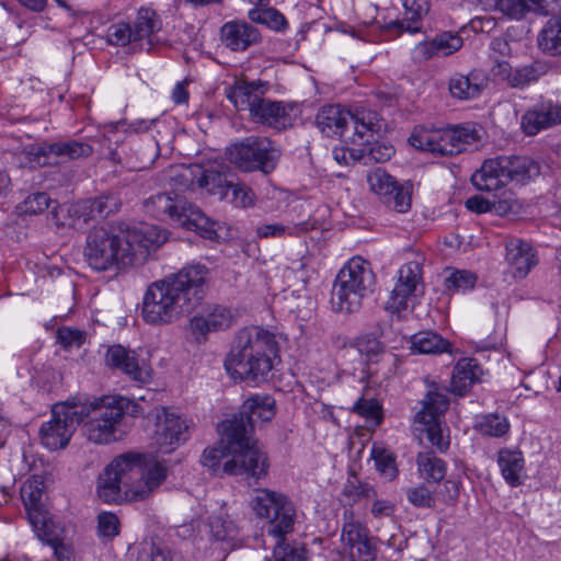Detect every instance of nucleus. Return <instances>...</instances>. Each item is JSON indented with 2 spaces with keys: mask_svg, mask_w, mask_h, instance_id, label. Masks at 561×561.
<instances>
[{
  "mask_svg": "<svg viewBox=\"0 0 561 561\" xmlns=\"http://www.w3.org/2000/svg\"><path fill=\"white\" fill-rule=\"evenodd\" d=\"M229 161L244 172L262 171L265 174L274 171L279 151L266 137L250 136L227 149Z\"/></svg>",
  "mask_w": 561,
  "mask_h": 561,
  "instance_id": "9b49d317",
  "label": "nucleus"
},
{
  "mask_svg": "<svg viewBox=\"0 0 561 561\" xmlns=\"http://www.w3.org/2000/svg\"><path fill=\"white\" fill-rule=\"evenodd\" d=\"M107 42L115 46H126L131 42H136L133 34L131 24L126 22H117L107 28Z\"/></svg>",
  "mask_w": 561,
  "mask_h": 561,
  "instance_id": "13d9d810",
  "label": "nucleus"
},
{
  "mask_svg": "<svg viewBox=\"0 0 561 561\" xmlns=\"http://www.w3.org/2000/svg\"><path fill=\"white\" fill-rule=\"evenodd\" d=\"M276 414V402L271 396L255 394L242 404V409L230 420L247 421L245 435H251L255 421L270 422Z\"/></svg>",
  "mask_w": 561,
  "mask_h": 561,
  "instance_id": "cd10ccee",
  "label": "nucleus"
},
{
  "mask_svg": "<svg viewBox=\"0 0 561 561\" xmlns=\"http://www.w3.org/2000/svg\"><path fill=\"white\" fill-rule=\"evenodd\" d=\"M251 507L257 517L268 522V536L282 537L293 531L296 511L285 495L267 489L257 490L251 499Z\"/></svg>",
  "mask_w": 561,
  "mask_h": 561,
  "instance_id": "9d476101",
  "label": "nucleus"
},
{
  "mask_svg": "<svg viewBox=\"0 0 561 561\" xmlns=\"http://www.w3.org/2000/svg\"><path fill=\"white\" fill-rule=\"evenodd\" d=\"M408 501L417 508H431L435 505L434 492L424 483L408 488L405 491Z\"/></svg>",
  "mask_w": 561,
  "mask_h": 561,
  "instance_id": "4d7b16f0",
  "label": "nucleus"
},
{
  "mask_svg": "<svg viewBox=\"0 0 561 561\" xmlns=\"http://www.w3.org/2000/svg\"><path fill=\"white\" fill-rule=\"evenodd\" d=\"M30 153L35 156L37 163L42 165H54L76 159L88 158L93 153V148L85 141L73 139L50 144L45 142L38 147H33Z\"/></svg>",
  "mask_w": 561,
  "mask_h": 561,
  "instance_id": "6ab92c4d",
  "label": "nucleus"
},
{
  "mask_svg": "<svg viewBox=\"0 0 561 561\" xmlns=\"http://www.w3.org/2000/svg\"><path fill=\"white\" fill-rule=\"evenodd\" d=\"M449 408L446 389L434 386L422 400V409L415 415V422L424 426L427 440L439 453H446L450 445L449 430L443 426L440 419Z\"/></svg>",
  "mask_w": 561,
  "mask_h": 561,
  "instance_id": "f8f14e48",
  "label": "nucleus"
},
{
  "mask_svg": "<svg viewBox=\"0 0 561 561\" xmlns=\"http://www.w3.org/2000/svg\"><path fill=\"white\" fill-rule=\"evenodd\" d=\"M129 460L137 465V473L133 472V485L126 491V499L141 501L157 490L167 478V468L159 461L145 463V457L140 454H126Z\"/></svg>",
  "mask_w": 561,
  "mask_h": 561,
  "instance_id": "dca6fc26",
  "label": "nucleus"
},
{
  "mask_svg": "<svg viewBox=\"0 0 561 561\" xmlns=\"http://www.w3.org/2000/svg\"><path fill=\"white\" fill-rule=\"evenodd\" d=\"M416 465L420 474L427 481L438 483L446 477V462L433 451H421L416 456Z\"/></svg>",
  "mask_w": 561,
  "mask_h": 561,
  "instance_id": "e433bc0d",
  "label": "nucleus"
},
{
  "mask_svg": "<svg viewBox=\"0 0 561 561\" xmlns=\"http://www.w3.org/2000/svg\"><path fill=\"white\" fill-rule=\"evenodd\" d=\"M343 494L348 501L355 503L362 499H373L377 495V492L368 483L348 480L344 485Z\"/></svg>",
  "mask_w": 561,
  "mask_h": 561,
  "instance_id": "052dcab7",
  "label": "nucleus"
},
{
  "mask_svg": "<svg viewBox=\"0 0 561 561\" xmlns=\"http://www.w3.org/2000/svg\"><path fill=\"white\" fill-rule=\"evenodd\" d=\"M98 531L99 535L113 539L119 534V520L113 513L103 512L98 516Z\"/></svg>",
  "mask_w": 561,
  "mask_h": 561,
  "instance_id": "338daca9",
  "label": "nucleus"
},
{
  "mask_svg": "<svg viewBox=\"0 0 561 561\" xmlns=\"http://www.w3.org/2000/svg\"><path fill=\"white\" fill-rule=\"evenodd\" d=\"M83 257L96 272H118L131 266L123 232L115 233L105 227H93L88 232Z\"/></svg>",
  "mask_w": 561,
  "mask_h": 561,
  "instance_id": "1a4fd4ad",
  "label": "nucleus"
},
{
  "mask_svg": "<svg viewBox=\"0 0 561 561\" xmlns=\"http://www.w3.org/2000/svg\"><path fill=\"white\" fill-rule=\"evenodd\" d=\"M73 398L56 403L51 409V419L39 428L42 445L49 450L64 449L70 442L77 421L70 414L73 411Z\"/></svg>",
  "mask_w": 561,
  "mask_h": 561,
  "instance_id": "4468645a",
  "label": "nucleus"
},
{
  "mask_svg": "<svg viewBox=\"0 0 561 561\" xmlns=\"http://www.w3.org/2000/svg\"><path fill=\"white\" fill-rule=\"evenodd\" d=\"M375 286L376 276L370 263L358 256L351 259L335 277L331 293L333 310L343 313L358 311L364 299L373 295Z\"/></svg>",
  "mask_w": 561,
  "mask_h": 561,
  "instance_id": "39448f33",
  "label": "nucleus"
},
{
  "mask_svg": "<svg viewBox=\"0 0 561 561\" xmlns=\"http://www.w3.org/2000/svg\"><path fill=\"white\" fill-rule=\"evenodd\" d=\"M398 213H405L411 207V196L408 191L397 185L396 191L391 194L390 202H386Z\"/></svg>",
  "mask_w": 561,
  "mask_h": 561,
  "instance_id": "774afa93",
  "label": "nucleus"
},
{
  "mask_svg": "<svg viewBox=\"0 0 561 561\" xmlns=\"http://www.w3.org/2000/svg\"><path fill=\"white\" fill-rule=\"evenodd\" d=\"M355 348L359 354L365 355L368 360L375 362L385 352L383 344L371 335L358 337L355 342Z\"/></svg>",
  "mask_w": 561,
  "mask_h": 561,
  "instance_id": "680f3d73",
  "label": "nucleus"
},
{
  "mask_svg": "<svg viewBox=\"0 0 561 561\" xmlns=\"http://www.w3.org/2000/svg\"><path fill=\"white\" fill-rule=\"evenodd\" d=\"M210 534L218 541H233L239 535L237 520L224 510L209 522Z\"/></svg>",
  "mask_w": 561,
  "mask_h": 561,
  "instance_id": "a18cd8bd",
  "label": "nucleus"
},
{
  "mask_svg": "<svg viewBox=\"0 0 561 561\" xmlns=\"http://www.w3.org/2000/svg\"><path fill=\"white\" fill-rule=\"evenodd\" d=\"M341 540L350 548L353 561H375L377 557L376 539L369 536L368 529L359 522H345L342 527Z\"/></svg>",
  "mask_w": 561,
  "mask_h": 561,
  "instance_id": "4be33fe9",
  "label": "nucleus"
},
{
  "mask_svg": "<svg viewBox=\"0 0 561 561\" xmlns=\"http://www.w3.org/2000/svg\"><path fill=\"white\" fill-rule=\"evenodd\" d=\"M273 538V560L266 561H308L306 547L301 542L287 541L286 535Z\"/></svg>",
  "mask_w": 561,
  "mask_h": 561,
  "instance_id": "37998d69",
  "label": "nucleus"
},
{
  "mask_svg": "<svg viewBox=\"0 0 561 561\" xmlns=\"http://www.w3.org/2000/svg\"><path fill=\"white\" fill-rule=\"evenodd\" d=\"M370 190L382 197L383 202H390L391 194L396 191L397 181L381 168H376L367 174Z\"/></svg>",
  "mask_w": 561,
  "mask_h": 561,
  "instance_id": "de8ad7c7",
  "label": "nucleus"
},
{
  "mask_svg": "<svg viewBox=\"0 0 561 561\" xmlns=\"http://www.w3.org/2000/svg\"><path fill=\"white\" fill-rule=\"evenodd\" d=\"M291 110L293 107L289 104L262 96L251 108L250 116L256 123L282 130L289 125V112Z\"/></svg>",
  "mask_w": 561,
  "mask_h": 561,
  "instance_id": "c85d7f7f",
  "label": "nucleus"
},
{
  "mask_svg": "<svg viewBox=\"0 0 561 561\" xmlns=\"http://www.w3.org/2000/svg\"><path fill=\"white\" fill-rule=\"evenodd\" d=\"M267 89L268 83L262 80L247 81L238 79L226 89V96L238 111H249L251 113V108L255 106Z\"/></svg>",
  "mask_w": 561,
  "mask_h": 561,
  "instance_id": "bb28decb",
  "label": "nucleus"
},
{
  "mask_svg": "<svg viewBox=\"0 0 561 561\" xmlns=\"http://www.w3.org/2000/svg\"><path fill=\"white\" fill-rule=\"evenodd\" d=\"M188 424L185 419L162 408L157 414L153 439L159 450L169 454L188 438Z\"/></svg>",
  "mask_w": 561,
  "mask_h": 561,
  "instance_id": "a211bd4d",
  "label": "nucleus"
},
{
  "mask_svg": "<svg viewBox=\"0 0 561 561\" xmlns=\"http://www.w3.org/2000/svg\"><path fill=\"white\" fill-rule=\"evenodd\" d=\"M373 458L375 459L377 469L388 474L390 478H394L398 473V469L396 467V458L394 456L382 449L374 447L371 450Z\"/></svg>",
  "mask_w": 561,
  "mask_h": 561,
  "instance_id": "69168bd1",
  "label": "nucleus"
},
{
  "mask_svg": "<svg viewBox=\"0 0 561 561\" xmlns=\"http://www.w3.org/2000/svg\"><path fill=\"white\" fill-rule=\"evenodd\" d=\"M488 82L485 73L474 69L468 75H453L448 82V89L453 98L467 101L478 98L488 87Z\"/></svg>",
  "mask_w": 561,
  "mask_h": 561,
  "instance_id": "7c9ffc66",
  "label": "nucleus"
},
{
  "mask_svg": "<svg viewBox=\"0 0 561 561\" xmlns=\"http://www.w3.org/2000/svg\"><path fill=\"white\" fill-rule=\"evenodd\" d=\"M421 279V263L410 261L402 265L398 272V282L388 300V309L393 312L404 310L408 306V298L416 290Z\"/></svg>",
  "mask_w": 561,
  "mask_h": 561,
  "instance_id": "b1692460",
  "label": "nucleus"
},
{
  "mask_svg": "<svg viewBox=\"0 0 561 561\" xmlns=\"http://www.w3.org/2000/svg\"><path fill=\"white\" fill-rule=\"evenodd\" d=\"M350 123L353 124L354 133L350 137L353 144L360 146L369 145L375 140V134L380 130L378 114L369 110H357L351 113Z\"/></svg>",
  "mask_w": 561,
  "mask_h": 561,
  "instance_id": "72a5a7b5",
  "label": "nucleus"
},
{
  "mask_svg": "<svg viewBox=\"0 0 561 561\" xmlns=\"http://www.w3.org/2000/svg\"><path fill=\"white\" fill-rule=\"evenodd\" d=\"M91 199L100 218L118 211L122 206V201L115 193H105Z\"/></svg>",
  "mask_w": 561,
  "mask_h": 561,
  "instance_id": "e2e57ef3",
  "label": "nucleus"
},
{
  "mask_svg": "<svg viewBox=\"0 0 561 561\" xmlns=\"http://www.w3.org/2000/svg\"><path fill=\"white\" fill-rule=\"evenodd\" d=\"M161 28V22L154 10L150 8H140L137 16L131 24L133 34L137 41L150 37Z\"/></svg>",
  "mask_w": 561,
  "mask_h": 561,
  "instance_id": "c03bdc74",
  "label": "nucleus"
},
{
  "mask_svg": "<svg viewBox=\"0 0 561 561\" xmlns=\"http://www.w3.org/2000/svg\"><path fill=\"white\" fill-rule=\"evenodd\" d=\"M104 360L108 368L121 371L133 381L148 383L152 378L150 363L141 358L136 351L121 344L110 346Z\"/></svg>",
  "mask_w": 561,
  "mask_h": 561,
  "instance_id": "f3484780",
  "label": "nucleus"
},
{
  "mask_svg": "<svg viewBox=\"0 0 561 561\" xmlns=\"http://www.w3.org/2000/svg\"><path fill=\"white\" fill-rule=\"evenodd\" d=\"M434 43L439 56H449L459 50L463 41L457 34L445 32L434 37Z\"/></svg>",
  "mask_w": 561,
  "mask_h": 561,
  "instance_id": "0e129e2a",
  "label": "nucleus"
},
{
  "mask_svg": "<svg viewBox=\"0 0 561 561\" xmlns=\"http://www.w3.org/2000/svg\"><path fill=\"white\" fill-rule=\"evenodd\" d=\"M362 149L364 164H370L373 162H386L394 153V148L391 145L370 141L369 145H364Z\"/></svg>",
  "mask_w": 561,
  "mask_h": 561,
  "instance_id": "603ef678",
  "label": "nucleus"
},
{
  "mask_svg": "<svg viewBox=\"0 0 561 561\" xmlns=\"http://www.w3.org/2000/svg\"><path fill=\"white\" fill-rule=\"evenodd\" d=\"M73 411L70 412L77 424H82L87 439L96 445L116 440L117 426L129 407L123 397L89 398L73 397Z\"/></svg>",
  "mask_w": 561,
  "mask_h": 561,
  "instance_id": "7ed1b4c3",
  "label": "nucleus"
},
{
  "mask_svg": "<svg viewBox=\"0 0 561 561\" xmlns=\"http://www.w3.org/2000/svg\"><path fill=\"white\" fill-rule=\"evenodd\" d=\"M541 0H497L496 7L504 14L520 19L528 11L540 7Z\"/></svg>",
  "mask_w": 561,
  "mask_h": 561,
  "instance_id": "8fccbe9b",
  "label": "nucleus"
},
{
  "mask_svg": "<svg viewBox=\"0 0 561 561\" xmlns=\"http://www.w3.org/2000/svg\"><path fill=\"white\" fill-rule=\"evenodd\" d=\"M538 47L550 56H561V16L550 19L537 37Z\"/></svg>",
  "mask_w": 561,
  "mask_h": 561,
  "instance_id": "ea45409f",
  "label": "nucleus"
},
{
  "mask_svg": "<svg viewBox=\"0 0 561 561\" xmlns=\"http://www.w3.org/2000/svg\"><path fill=\"white\" fill-rule=\"evenodd\" d=\"M53 199L45 192H37L28 195L19 206L21 213L25 215H38L49 209Z\"/></svg>",
  "mask_w": 561,
  "mask_h": 561,
  "instance_id": "6e6d98bb",
  "label": "nucleus"
},
{
  "mask_svg": "<svg viewBox=\"0 0 561 561\" xmlns=\"http://www.w3.org/2000/svg\"><path fill=\"white\" fill-rule=\"evenodd\" d=\"M229 194L230 202L237 207L247 208L254 204L255 194L251 187L241 182H230Z\"/></svg>",
  "mask_w": 561,
  "mask_h": 561,
  "instance_id": "bf43d9fd",
  "label": "nucleus"
},
{
  "mask_svg": "<svg viewBox=\"0 0 561 561\" xmlns=\"http://www.w3.org/2000/svg\"><path fill=\"white\" fill-rule=\"evenodd\" d=\"M34 533L41 541L53 548L59 561H72V552L62 542L60 534L55 528L53 522L45 524V527L42 529H34Z\"/></svg>",
  "mask_w": 561,
  "mask_h": 561,
  "instance_id": "49530a36",
  "label": "nucleus"
},
{
  "mask_svg": "<svg viewBox=\"0 0 561 561\" xmlns=\"http://www.w3.org/2000/svg\"><path fill=\"white\" fill-rule=\"evenodd\" d=\"M351 112L340 105H325L317 114L316 123L319 129L328 137L345 136L350 124Z\"/></svg>",
  "mask_w": 561,
  "mask_h": 561,
  "instance_id": "2f4dec72",
  "label": "nucleus"
},
{
  "mask_svg": "<svg viewBox=\"0 0 561 561\" xmlns=\"http://www.w3.org/2000/svg\"><path fill=\"white\" fill-rule=\"evenodd\" d=\"M548 65L542 60H534L530 64L513 68L510 62L497 61L492 72L495 79L505 82L513 89L524 90L548 72Z\"/></svg>",
  "mask_w": 561,
  "mask_h": 561,
  "instance_id": "aec40b11",
  "label": "nucleus"
},
{
  "mask_svg": "<svg viewBox=\"0 0 561 561\" xmlns=\"http://www.w3.org/2000/svg\"><path fill=\"white\" fill-rule=\"evenodd\" d=\"M477 282L476 274L456 270L445 279V288L450 293L467 291L474 287Z\"/></svg>",
  "mask_w": 561,
  "mask_h": 561,
  "instance_id": "864d4df0",
  "label": "nucleus"
},
{
  "mask_svg": "<svg viewBox=\"0 0 561 561\" xmlns=\"http://www.w3.org/2000/svg\"><path fill=\"white\" fill-rule=\"evenodd\" d=\"M505 249V260L513 268L514 277H526L537 264L536 252L533 247L523 239L512 238L506 242Z\"/></svg>",
  "mask_w": 561,
  "mask_h": 561,
  "instance_id": "c756f323",
  "label": "nucleus"
},
{
  "mask_svg": "<svg viewBox=\"0 0 561 561\" xmlns=\"http://www.w3.org/2000/svg\"><path fill=\"white\" fill-rule=\"evenodd\" d=\"M144 208L150 216L160 220L171 219L203 238L211 240L217 236L215 224L183 196L158 193L144 202Z\"/></svg>",
  "mask_w": 561,
  "mask_h": 561,
  "instance_id": "6e6552de",
  "label": "nucleus"
},
{
  "mask_svg": "<svg viewBox=\"0 0 561 561\" xmlns=\"http://www.w3.org/2000/svg\"><path fill=\"white\" fill-rule=\"evenodd\" d=\"M231 458V448L224 436V423L221 424V439L204 450L201 462L204 467L211 470L215 474L225 473L222 471L224 462Z\"/></svg>",
  "mask_w": 561,
  "mask_h": 561,
  "instance_id": "79ce46f5",
  "label": "nucleus"
},
{
  "mask_svg": "<svg viewBox=\"0 0 561 561\" xmlns=\"http://www.w3.org/2000/svg\"><path fill=\"white\" fill-rule=\"evenodd\" d=\"M477 431L482 435L491 437H502L507 434L510 423L507 419L500 414H485L482 415L476 424Z\"/></svg>",
  "mask_w": 561,
  "mask_h": 561,
  "instance_id": "09e8293b",
  "label": "nucleus"
},
{
  "mask_svg": "<svg viewBox=\"0 0 561 561\" xmlns=\"http://www.w3.org/2000/svg\"><path fill=\"white\" fill-rule=\"evenodd\" d=\"M411 351L414 354H440L451 352V344L433 331H422L410 339Z\"/></svg>",
  "mask_w": 561,
  "mask_h": 561,
  "instance_id": "c9c22d12",
  "label": "nucleus"
},
{
  "mask_svg": "<svg viewBox=\"0 0 561 561\" xmlns=\"http://www.w3.org/2000/svg\"><path fill=\"white\" fill-rule=\"evenodd\" d=\"M540 174V167L525 156H499L484 160L471 175L472 185L479 191L496 192L510 182L526 183Z\"/></svg>",
  "mask_w": 561,
  "mask_h": 561,
  "instance_id": "423d86ee",
  "label": "nucleus"
},
{
  "mask_svg": "<svg viewBox=\"0 0 561 561\" xmlns=\"http://www.w3.org/2000/svg\"><path fill=\"white\" fill-rule=\"evenodd\" d=\"M123 236L127 254L131 259V266L145 263L150 253L168 240L165 230L148 224L128 228Z\"/></svg>",
  "mask_w": 561,
  "mask_h": 561,
  "instance_id": "2eb2a0df",
  "label": "nucleus"
},
{
  "mask_svg": "<svg viewBox=\"0 0 561 561\" xmlns=\"http://www.w3.org/2000/svg\"><path fill=\"white\" fill-rule=\"evenodd\" d=\"M352 411L376 426L382 421V408L375 399L359 398L354 403Z\"/></svg>",
  "mask_w": 561,
  "mask_h": 561,
  "instance_id": "5fc2aeb1",
  "label": "nucleus"
},
{
  "mask_svg": "<svg viewBox=\"0 0 561 561\" xmlns=\"http://www.w3.org/2000/svg\"><path fill=\"white\" fill-rule=\"evenodd\" d=\"M126 454L116 457L98 478V495L105 503H118L133 485L131 474L137 465Z\"/></svg>",
  "mask_w": 561,
  "mask_h": 561,
  "instance_id": "ddd939ff",
  "label": "nucleus"
},
{
  "mask_svg": "<svg viewBox=\"0 0 561 561\" xmlns=\"http://www.w3.org/2000/svg\"><path fill=\"white\" fill-rule=\"evenodd\" d=\"M278 350L274 333L261 327H245L236 333L224 365L233 380L260 385L268 379Z\"/></svg>",
  "mask_w": 561,
  "mask_h": 561,
  "instance_id": "f03ea898",
  "label": "nucleus"
},
{
  "mask_svg": "<svg viewBox=\"0 0 561 561\" xmlns=\"http://www.w3.org/2000/svg\"><path fill=\"white\" fill-rule=\"evenodd\" d=\"M522 128L528 136L561 124V104L552 100H540L522 116Z\"/></svg>",
  "mask_w": 561,
  "mask_h": 561,
  "instance_id": "5701e85b",
  "label": "nucleus"
},
{
  "mask_svg": "<svg viewBox=\"0 0 561 561\" xmlns=\"http://www.w3.org/2000/svg\"><path fill=\"white\" fill-rule=\"evenodd\" d=\"M221 44L231 51H244L262 41L260 31L243 20L226 22L219 30Z\"/></svg>",
  "mask_w": 561,
  "mask_h": 561,
  "instance_id": "a878e982",
  "label": "nucleus"
},
{
  "mask_svg": "<svg viewBox=\"0 0 561 561\" xmlns=\"http://www.w3.org/2000/svg\"><path fill=\"white\" fill-rule=\"evenodd\" d=\"M233 314L228 307L213 305L202 313L194 316L188 323L190 330L198 343H204L209 333L225 331L231 327Z\"/></svg>",
  "mask_w": 561,
  "mask_h": 561,
  "instance_id": "412c9836",
  "label": "nucleus"
},
{
  "mask_svg": "<svg viewBox=\"0 0 561 561\" xmlns=\"http://www.w3.org/2000/svg\"><path fill=\"white\" fill-rule=\"evenodd\" d=\"M208 280L209 270L205 265L190 264L153 282L142 298V319L149 324L160 325L191 313L202 304Z\"/></svg>",
  "mask_w": 561,
  "mask_h": 561,
  "instance_id": "f257e3e1",
  "label": "nucleus"
},
{
  "mask_svg": "<svg viewBox=\"0 0 561 561\" xmlns=\"http://www.w3.org/2000/svg\"><path fill=\"white\" fill-rule=\"evenodd\" d=\"M136 561H172V556L167 547L144 540L137 547Z\"/></svg>",
  "mask_w": 561,
  "mask_h": 561,
  "instance_id": "3c124183",
  "label": "nucleus"
},
{
  "mask_svg": "<svg viewBox=\"0 0 561 561\" xmlns=\"http://www.w3.org/2000/svg\"><path fill=\"white\" fill-rule=\"evenodd\" d=\"M497 463L503 478L510 485L517 486L522 483L520 471L524 468V458L522 453L501 449L499 451Z\"/></svg>",
  "mask_w": 561,
  "mask_h": 561,
  "instance_id": "58836bf2",
  "label": "nucleus"
},
{
  "mask_svg": "<svg viewBox=\"0 0 561 561\" xmlns=\"http://www.w3.org/2000/svg\"><path fill=\"white\" fill-rule=\"evenodd\" d=\"M481 139L479 130L471 123L446 127H415L410 144L435 156H455L467 151Z\"/></svg>",
  "mask_w": 561,
  "mask_h": 561,
  "instance_id": "0eeeda50",
  "label": "nucleus"
},
{
  "mask_svg": "<svg viewBox=\"0 0 561 561\" xmlns=\"http://www.w3.org/2000/svg\"><path fill=\"white\" fill-rule=\"evenodd\" d=\"M225 167H210L203 171L198 179V185L206 188L210 194L219 195L221 198L229 196V184Z\"/></svg>",
  "mask_w": 561,
  "mask_h": 561,
  "instance_id": "a19ab883",
  "label": "nucleus"
},
{
  "mask_svg": "<svg viewBox=\"0 0 561 561\" xmlns=\"http://www.w3.org/2000/svg\"><path fill=\"white\" fill-rule=\"evenodd\" d=\"M404 16L389 23L390 28L417 33L422 30V16L427 12V5L422 0H404Z\"/></svg>",
  "mask_w": 561,
  "mask_h": 561,
  "instance_id": "f704fd0d",
  "label": "nucleus"
},
{
  "mask_svg": "<svg viewBox=\"0 0 561 561\" xmlns=\"http://www.w3.org/2000/svg\"><path fill=\"white\" fill-rule=\"evenodd\" d=\"M242 420L224 421V436L231 448V458L224 462L222 471L259 481L267 474L268 457L252 435H245L247 421Z\"/></svg>",
  "mask_w": 561,
  "mask_h": 561,
  "instance_id": "20e7f679",
  "label": "nucleus"
},
{
  "mask_svg": "<svg viewBox=\"0 0 561 561\" xmlns=\"http://www.w3.org/2000/svg\"><path fill=\"white\" fill-rule=\"evenodd\" d=\"M248 18L251 22L266 26L267 28L284 33L289 27L285 15L273 7L262 5L249 10Z\"/></svg>",
  "mask_w": 561,
  "mask_h": 561,
  "instance_id": "4c0bfd02",
  "label": "nucleus"
},
{
  "mask_svg": "<svg viewBox=\"0 0 561 561\" xmlns=\"http://www.w3.org/2000/svg\"><path fill=\"white\" fill-rule=\"evenodd\" d=\"M482 368L474 358H460L455 365L450 380V391L458 396L466 394L471 387L480 381Z\"/></svg>",
  "mask_w": 561,
  "mask_h": 561,
  "instance_id": "473e14b6",
  "label": "nucleus"
},
{
  "mask_svg": "<svg viewBox=\"0 0 561 561\" xmlns=\"http://www.w3.org/2000/svg\"><path fill=\"white\" fill-rule=\"evenodd\" d=\"M44 494V480L39 476L28 478L21 486V499L25 506L27 518L34 529H42L51 520L44 508L42 497Z\"/></svg>",
  "mask_w": 561,
  "mask_h": 561,
  "instance_id": "393cba45",
  "label": "nucleus"
}]
</instances>
